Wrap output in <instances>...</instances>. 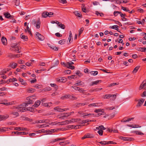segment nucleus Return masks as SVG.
<instances>
[{"instance_id": "1", "label": "nucleus", "mask_w": 146, "mask_h": 146, "mask_svg": "<svg viewBox=\"0 0 146 146\" xmlns=\"http://www.w3.org/2000/svg\"><path fill=\"white\" fill-rule=\"evenodd\" d=\"M15 108L18 109L17 110L18 112H23L26 110V108H25L23 104L20 105L15 107Z\"/></svg>"}, {"instance_id": "2", "label": "nucleus", "mask_w": 146, "mask_h": 146, "mask_svg": "<svg viewBox=\"0 0 146 146\" xmlns=\"http://www.w3.org/2000/svg\"><path fill=\"white\" fill-rule=\"evenodd\" d=\"M32 21L37 29H38L40 28V21L39 18L38 19L37 21H35V20H33Z\"/></svg>"}, {"instance_id": "3", "label": "nucleus", "mask_w": 146, "mask_h": 146, "mask_svg": "<svg viewBox=\"0 0 146 146\" xmlns=\"http://www.w3.org/2000/svg\"><path fill=\"white\" fill-rule=\"evenodd\" d=\"M94 137V135L92 134L88 133L85 134L83 137H82L81 139H84L87 138H93Z\"/></svg>"}, {"instance_id": "4", "label": "nucleus", "mask_w": 146, "mask_h": 146, "mask_svg": "<svg viewBox=\"0 0 146 146\" xmlns=\"http://www.w3.org/2000/svg\"><path fill=\"white\" fill-rule=\"evenodd\" d=\"M3 15L7 19H13L14 16L13 15H11L8 12L4 13Z\"/></svg>"}, {"instance_id": "5", "label": "nucleus", "mask_w": 146, "mask_h": 146, "mask_svg": "<svg viewBox=\"0 0 146 146\" xmlns=\"http://www.w3.org/2000/svg\"><path fill=\"white\" fill-rule=\"evenodd\" d=\"M36 35L37 37L40 40H44V36L41 35L39 33L36 32Z\"/></svg>"}, {"instance_id": "6", "label": "nucleus", "mask_w": 146, "mask_h": 146, "mask_svg": "<svg viewBox=\"0 0 146 146\" xmlns=\"http://www.w3.org/2000/svg\"><path fill=\"white\" fill-rule=\"evenodd\" d=\"M10 49L12 50L15 51L17 53H20L21 52V48L20 46H17L12 49L10 48Z\"/></svg>"}, {"instance_id": "7", "label": "nucleus", "mask_w": 146, "mask_h": 146, "mask_svg": "<svg viewBox=\"0 0 146 146\" xmlns=\"http://www.w3.org/2000/svg\"><path fill=\"white\" fill-rule=\"evenodd\" d=\"M66 78L64 77H60L57 79V81L60 82H65L66 81Z\"/></svg>"}, {"instance_id": "8", "label": "nucleus", "mask_w": 146, "mask_h": 146, "mask_svg": "<svg viewBox=\"0 0 146 146\" xmlns=\"http://www.w3.org/2000/svg\"><path fill=\"white\" fill-rule=\"evenodd\" d=\"M145 101L144 99H142L140 100H138V103L136 106L137 108H139L141 106V105Z\"/></svg>"}, {"instance_id": "9", "label": "nucleus", "mask_w": 146, "mask_h": 146, "mask_svg": "<svg viewBox=\"0 0 146 146\" xmlns=\"http://www.w3.org/2000/svg\"><path fill=\"white\" fill-rule=\"evenodd\" d=\"M54 110H56L57 111H60V112H62L64 111H65L67 110H68V109H61V108L58 107H54Z\"/></svg>"}, {"instance_id": "10", "label": "nucleus", "mask_w": 146, "mask_h": 146, "mask_svg": "<svg viewBox=\"0 0 146 146\" xmlns=\"http://www.w3.org/2000/svg\"><path fill=\"white\" fill-rule=\"evenodd\" d=\"M120 138L125 141H131L133 139L129 137H120Z\"/></svg>"}, {"instance_id": "11", "label": "nucleus", "mask_w": 146, "mask_h": 146, "mask_svg": "<svg viewBox=\"0 0 146 146\" xmlns=\"http://www.w3.org/2000/svg\"><path fill=\"white\" fill-rule=\"evenodd\" d=\"M1 41L3 44L4 45H6L7 44V41L6 38L3 36L1 38Z\"/></svg>"}, {"instance_id": "12", "label": "nucleus", "mask_w": 146, "mask_h": 146, "mask_svg": "<svg viewBox=\"0 0 146 146\" xmlns=\"http://www.w3.org/2000/svg\"><path fill=\"white\" fill-rule=\"evenodd\" d=\"M116 97V95H111L110 94H107L105 95L104 96V99H109L111 97Z\"/></svg>"}, {"instance_id": "13", "label": "nucleus", "mask_w": 146, "mask_h": 146, "mask_svg": "<svg viewBox=\"0 0 146 146\" xmlns=\"http://www.w3.org/2000/svg\"><path fill=\"white\" fill-rule=\"evenodd\" d=\"M74 85L76 86H82V87H84V83L82 82V81H80L79 82L75 83Z\"/></svg>"}, {"instance_id": "14", "label": "nucleus", "mask_w": 146, "mask_h": 146, "mask_svg": "<svg viewBox=\"0 0 146 146\" xmlns=\"http://www.w3.org/2000/svg\"><path fill=\"white\" fill-rule=\"evenodd\" d=\"M15 130L18 131H28V129L27 128H23L21 127H16L15 128Z\"/></svg>"}, {"instance_id": "15", "label": "nucleus", "mask_w": 146, "mask_h": 146, "mask_svg": "<svg viewBox=\"0 0 146 146\" xmlns=\"http://www.w3.org/2000/svg\"><path fill=\"white\" fill-rule=\"evenodd\" d=\"M17 66V64L15 63V62H13V63H11L9 65V67H11L12 68H16Z\"/></svg>"}, {"instance_id": "16", "label": "nucleus", "mask_w": 146, "mask_h": 146, "mask_svg": "<svg viewBox=\"0 0 146 146\" xmlns=\"http://www.w3.org/2000/svg\"><path fill=\"white\" fill-rule=\"evenodd\" d=\"M69 123V120H66L61 122H58V124L59 125H64L68 124Z\"/></svg>"}, {"instance_id": "17", "label": "nucleus", "mask_w": 146, "mask_h": 146, "mask_svg": "<svg viewBox=\"0 0 146 146\" xmlns=\"http://www.w3.org/2000/svg\"><path fill=\"white\" fill-rule=\"evenodd\" d=\"M48 16H49V13L47 11H44L42 13V17L46 18Z\"/></svg>"}, {"instance_id": "18", "label": "nucleus", "mask_w": 146, "mask_h": 146, "mask_svg": "<svg viewBox=\"0 0 146 146\" xmlns=\"http://www.w3.org/2000/svg\"><path fill=\"white\" fill-rule=\"evenodd\" d=\"M116 13L119 14L121 17H123V14L121 12L118 11H115L113 12V15L115 16H117V15Z\"/></svg>"}, {"instance_id": "19", "label": "nucleus", "mask_w": 146, "mask_h": 146, "mask_svg": "<svg viewBox=\"0 0 146 146\" xmlns=\"http://www.w3.org/2000/svg\"><path fill=\"white\" fill-rule=\"evenodd\" d=\"M40 101L39 100H38L35 102V104L33 105V106L37 108L40 105Z\"/></svg>"}, {"instance_id": "20", "label": "nucleus", "mask_w": 146, "mask_h": 146, "mask_svg": "<svg viewBox=\"0 0 146 146\" xmlns=\"http://www.w3.org/2000/svg\"><path fill=\"white\" fill-rule=\"evenodd\" d=\"M146 80H144L143 81V83L141 84L139 87V89L141 90L143 88L144 86H146Z\"/></svg>"}, {"instance_id": "21", "label": "nucleus", "mask_w": 146, "mask_h": 146, "mask_svg": "<svg viewBox=\"0 0 146 146\" xmlns=\"http://www.w3.org/2000/svg\"><path fill=\"white\" fill-rule=\"evenodd\" d=\"M67 98H68L69 99L72 100H76L77 99V98L76 97L74 96H71V95H68L67 96Z\"/></svg>"}, {"instance_id": "22", "label": "nucleus", "mask_w": 146, "mask_h": 146, "mask_svg": "<svg viewBox=\"0 0 146 146\" xmlns=\"http://www.w3.org/2000/svg\"><path fill=\"white\" fill-rule=\"evenodd\" d=\"M100 105H99V104L98 103H95L92 104H90L88 105V106L89 107H98Z\"/></svg>"}, {"instance_id": "23", "label": "nucleus", "mask_w": 146, "mask_h": 146, "mask_svg": "<svg viewBox=\"0 0 146 146\" xmlns=\"http://www.w3.org/2000/svg\"><path fill=\"white\" fill-rule=\"evenodd\" d=\"M74 13L77 16L79 17H82V15L80 14V13L78 11H75L74 12Z\"/></svg>"}, {"instance_id": "24", "label": "nucleus", "mask_w": 146, "mask_h": 146, "mask_svg": "<svg viewBox=\"0 0 146 146\" xmlns=\"http://www.w3.org/2000/svg\"><path fill=\"white\" fill-rule=\"evenodd\" d=\"M140 67L139 66H138L135 67L134 69L132 71L133 73H135L139 69Z\"/></svg>"}, {"instance_id": "25", "label": "nucleus", "mask_w": 146, "mask_h": 146, "mask_svg": "<svg viewBox=\"0 0 146 146\" xmlns=\"http://www.w3.org/2000/svg\"><path fill=\"white\" fill-rule=\"evenodd\" d=\"M33 97H34L33 96H31L27 98V99H30L27 102V104H30L33 103V101H32L30 99H31ZM27 100H28V99H27Z\"/></svg>"}, {"instance_id": "26", "label": "nucleus", "mask_w": 146, "mask_h": 146, "mask_svg": "<svg viewBox=\"0 0 146 146\" xmlns=\"http://www.w3.org/2000/svg\"><path fill=\"white\" fill-rule=\"evenodd\" d=\"M14 133L15 134H17L18 135H25L26 134L25 133V132H18V131H16L15 132H14Z\"/></svg>"}, {"instance_id": "27", "label": "nucleus", "mask_w": 146, "mask_h": 146, "mask_svg": "<svg viewBox=\"0 0 146 146\" xmlns=\"http://www.w3.org/2000/svg\"><path fill=\"white\" fill-rule=\"evenodd\" d=\"M127 126L132 127V128L141 127V126L137 125H135L134 126L133 125H127Z\"/></svg>"}, {"instance_id": "28", "label": "nucleus", "mask_w": 146, "mask_h": 146, "mask_svg": "<svg viewBox=\"0 0 146 146\" xmlns=\"http://www.w3.org/2000/svg\"><path fill=\"white\" fill-rule=\"evenodd\" d=\"M22 34L20 35L21 38L23 39H24L25 40H27L28 38L27 36L23 35Z\"/></svg>"}, {"instance_id": "29", "label": "nucleus", "mask_w": 146, "mask_h": 146, "mask_svg": "<svg viewBox=\"0 0 146 146\" xmlns=\"http://www.w3.org/2000/svg\"><path fill=\"white\" fill-rule=\"evenodd\" d=\"M88 104V103L87 102L78 103V104H77L76 106H84L85 105H87Z\"/></svg>"}, {"instance_id": "30", "label": "nucleus", "mask_w": 146, "mask_h": 146, "mask_svg": "<svg viewBox=\"0 0 146 146\" xmlns=\"http://www.w3.org/2000/svg\"><path fill=\"white\" fill-rule=\"evenodd\" d=\"M51 104L52 103L51 102L44 103L43 104V105L44 107H48L50 106Z\"/></svg>"}, {"instance_id": "31", "label": "nucleus", "mask_w": 146, "mask_h": 146, "mask_svg": "<svg viewBox=\"0 0 146 146\" xmlns=\"http://www.w3.org/2000/svg\"><path fill=\"white\" fill-rule=\"evenodd\" d=\"M18 44L17 43H11V48L12 49L13 48H15V47H16L17 46V45Z\"/></svg>"}, {"instance_id": "32", "label": "nucleus", "mask_w": 146, "mask_h": 146, "mask_svg": "<svg viewBox=\"0 0 146 146\" xmlns=\"http://www.w3.org/2000/svg\"><path fill=\"white\" fill-rule=\"evenodd\" d=\"M104 110L101 109H96L94 110V112L96 113H98L100 112H102L103 114H104V112H103Z\"/></svg>"}, {"instance_id": "33", "label": "nucleus", "mask_w": 146, "mask_h": 146, "mask_svg": "<svg viewBox=\"0 0 146 146\" xmlns=\"http://www.w3.org/2000/svg\"><path fill=\"white\" fill-rule=\"evenodd\" d=\"M69 142L67 141H66L63 142H60L59 143V144L60 145H65L66 144H69Z\"/></svg>"}, {"instance_id": "34", "label": "nucleus", "mask_w": 146, "mask_h": 146, "mask_svg": "<svg viewBox=\"0 0 146 146\" xmlns=\"http://www.w3.org/2000/svg\"><path fill=\"white\" fill-rule=\"evenodd\" d=\"M100 82H101V81L98 80L92 82V84L91 85V86H93L94 84L96 85L98 84Z\"/></svg>"}, {"instance_id": "35", "label": "nucleus", "mask_w": 146, "mask_h": 146, "mask_svg": "<svg viewBox=\"0 0 146 146\" xmlns=\"http://www.w3.org/2000/svg\"><path fill=\"white\" fill-rule=\"evenodd\" d=\"M8 117V115L5 116L4 115H0V119H1V120H3L5 119H7Z\"/></svg>"}, {"instance_id": "36", "label": "nucleus", "mask_w": 146, "mask_h": 146, "mask_svg": "<svg viewBox=\"0 0 146 146\" xmlns=\"http://www.w3.org/2000/svg\"><path fill=\"white\" fill-rule=\"evenodd\" d=\"M58 26L62 29H64L65 27L64 25L60 23L58 25Z\"/></svg>"}, {"instance_id": "37", "label": "nucleus", "mask_w": 146, "mask_h": 146, "mask_svg": "<svg viewBox=\"0 0 146 146\" xmlns=\"http://www.w3.org/2000/svg\"><path fill=\"white\" fill-rule=\"evenodd\" d=\"M118 26L115 25L112 26V27H110V28L117 30H119V29L118 28Z\"/></svg>"}, {"instance_id": "38", "label": "nucleus", "mask_w": 146, "mask_h": 146, "mask_svg": "<svg viewBox=\"0 0 146 146\" xmlns=\"http://www.w3.org/2000/svg\"><path fill=\"white\" fill-rule=\"evenodd\" d=\"M85 90H84L82 88H80L78 91L82 93L83 94H86V92H84Z\"/></svg>"}, {"instance_id": "39", "label": "nucleus", "mask_w": 146, "mask_h": 146, "mask_svg": "<svg viewBox=\"0 0 146 146\" xmlns=\"http://www.w3.org/2000/svg\"><path fill=\"white\" fill-rule=\"evenodd\" d=\"M138 50L140 51L141 52H145L146 51V48H141V47H140L139 48V49Z\"/></svg>"}, {"instance_id": "40", "label": "nucleus", "mask_w": 146, "mask_h": 146, "mask_svg": "<svg viewBox=\"0 0 146 146\" xmlns=\"http://www.w3.org/2000/svg\"><path fill=\"white\" fill-rule=\"evenodd\" d=\"M26 108L27 109V110L28 111H30L33 112H35L34 109L32 107H29Z\"/></svg>"}, {"instance_id": "41", "label": "nucleus", "mask_w": 146, "mask_h": 146, "mask_svg": "<svg viewBox=\"0 0 146 146\" xmlns=\"http://www.w3.org/2000/svg\"><path fill=\"white\" fill-rule=\"evenodd\" d=\"M72 34L71 32L70 31L69 32V35L68 39V40H69V42L70 43V41H71V38H72Z\"/></svg>"}, {"instance_id": "42", "label": "nucleus", "mask_w": 146, "mask_h": 146, "mask_svg": "<svg viewBox=\"0 0 146 146\" xmlns=\"http://www.w3.org/2000/svg\"><path fill=\"white\" fill-rule=\"evenodd\" d=\"M35 89L30 88L28 89V92L29 93H32L35 92Z\"/></svg>"}, {"instance_id": "43", "label": "nucleus", "mask_w": 146, "mask_h": 146, "mask_svg": "<svg viewBox=\"0 0 146 146\" xmlns=\"http://www.w3.org/2000/svg\"><path fill=\"white\" fill-rule=\"evenodd\" d=\"M27 31H28L29 33L31 35V36H32V35L31 33V29H29L28 26H27Z\"/></svg>"}, {"instance_id": "44", "label": "nucleus", "mask_w": 146, "mask_h": 146, "mask_svg": "<svg viewBox=\"0 0 146 146\" xmlns=\"http://www.w3.org/2000/svg\"><path fill=\"white\" fill-rule=\"evenodd\" d=\"M50 88L49 87H46L44 88L43 90L45 92H47L50 90Z\"/></svg>"}, {"instance_id": "45", "label": "nucleus", "mask_w": 146, "mask_h": 146, "mask_svg": "<svg viewBox=\"0 0 146 146\" xmlns=\"http://www.w3.org/2000/svg\"><path fill=\"white\" fill-rule=\"evenodd\" d=\"M50 85L52 87H54L56 89H57L58 88V86L55 84H50Z\"/></svg>"}, {"instance_id": "46", "label": "nucleus", "mask_w": 146, "mask_h": 146, "mask_svg": "<svg viewBox=\"0 0 146 146\" xmlns=\"http://www.w3.org/2000/svg\"><path fill=\"white\" fill-rule=\"evenodd\" d=\"M121 9H122L123 10L126 11L127 12H129V10L128 9H127V8L124 7L123 6H121Z\"/></svg>"}, {"instance_id": "47", "label": "nucleus", "mask_w": 146, "mask_h": 146, "mask_svg": "<svg viewBox=\"0 0 146 146\" xmlns=\"http://www.w3.org/2000/svg\"><path fill=\"white\" fill-rule=\"evenodd\" d=\"M59 63V61L58 60H56L55 62L52 67H55L58 65Z\"/></svg>"}, {"instance_id": "48", "label": "nucleus", "mask_w": 146, "mask_h": 146, "mask_svg": "<svg viewBox=\"0 0 146 146\" xmlns=\"http://www.w3.org/2000/svg\"><path fill=\"white\" fill-rule=\"evenodd\" d=\"M0 104H4L6 106L9 105H11V103L10 102L8 103L7 102H5L3 101L2 102L0 103Z\"/></svg>"}, {"instance_id": "49", "label": "nucleus", "mask_w": 146, "mask_h": 146, "mask_svg": "<svg viewBox=\"0 0 146 146\" xmlns=\"http://www.w3.org/2000/svg\"><path fill=\"white\" fill-rule=\"evenodd\" d=\"M84 30V28L83 27H82L80 28V29L79 30V35H81V34L82 33Z\"/></svg>"}, {"instance_id": "50", "label": "nucleus", "mask_w": 146, "mask_h": 146, "mask_svg": "<svg viewBox=\"0 0 146 146\" xmlns=\"http://www.w3.org/2000/svg\"><path fill=\"white\" fill-rule=\"evenodd\" d=\"M46 120H44V119H43V120H37L36 121V123H44V122H45V121H46Z\"/></svg>"}, {"instance_id": "51", "label": "nucleus", "mask_w": 146, "mask_h": 146, "mask_svg": "<svg viewBox=\"0 0 146 146\" xmlns=\"http://www.w3.org/2000/svg\"><path fill=\"white\" fill-rule=\"evenodd\" d=\"M90 73L91 74L95 76L98 74V72L97 71H92L90 72Z\"/></svg>"}, {"instance_id": "52", "label": "nucleus", "mask_w": 146, "mask_h": 146, "mask_svg": "<svg viewBox=\"0 0 146 146\" xmlns=\"http://www.w3.org/2000/svg\"><path fill=\"white\" fill-rule=\"evenodd\" d=\"M66 42V40L64 39L60 40L58 42V43L60 44H63Z\"/></svg>"}, {"instance_id": "53", "label": "nucleus", "mask_w": 146, "mask_h": 146, "mask_svg": "<svg viewBox=\"0 0 146 146\" xmlns=\"http://www.w3.org/2000/svg\"><path fill=\"white\" fill-rule=\"evenodd\" d=\"M72 87L74 89L76 90H78V91L80 88L76 86H72Z\"/></svg>"}, {"instance_id": "54", "label": "nucleus", "mask_w": 146, "mask_h": 146, "mask_svg": "<svg viewBox=\"0 0 146 146\" xmlns=\"http://www.w3.org/2000/svg\"><path fill=\"white\" fill-rule=\"evenodd\" d=\"M115 107H108V108H105L106 109V110H112L113 109H115Z\"/></svg>"}, {"instance_id": "55", "label": "nucleus", "mask_w": 146, "mask_h": 146, "mask_svg": "<svg viewBox=\"0 0 146 146\" xmlns=\"http://www.w3.org/2000/svg\"><path fill=\"white\" fill-rule=\"evenodd\" d=\"M103 131L102 130H99L98 131V133L100 135H102L103 134Z\"/></svg>"}, {"instance_id": "56", "label": "nucleus", "mask_w": 146, "mask_h": 146, "mask_svg": "<svg viewBox=\"0 0 146 146\" xmlns=\"http://www.w3.org/2000/svg\"><path fill=\"white\" fill-rule=\"evenodd\" d=\"M20 4L19 0H16L15 2V5L16 6H18Z\"/></svg>"}, {"instance_id": "57", "label": "nucleus", "mask_w": 146, "mask_h": 146, "mask_svg": "<svg viewBox=\"0 0 146 146\" xmlns=\"http://www.w3.org/2000/svg\"><path fill=\"white\" fill-rule=\"evenodd\" d=\"M106 143H107V144H116V143L115 142H113V141H109L107 142Z\"/></svg>"}, {"instance_id": "58", "label": "nucleus", "mask_w": 146, "mask_h": 146, "mask_svg": "<svg viewBox=\"0 0 146 146\" xmlns=\"http://www.w3.org/2000/svg\"><path fill=\"white\" fill-rule=\"evenodd\" d=\"M67 67L68 68L72 70L74 69L75 68V67L74 66L72 65L68 66Z\"/></svg>"}, {"instance_id": "59", "label": "nucleus", "mask_w": 146, "mask_h": 146, "mask_svg": "<svg viewBox=\"0 0 146 146\" xmlns=\"http://www.w3.org/2000/svg\"><path fill=\"white\" fill-rule=\"evenodd\" d=\"M77 121V119H72L71 120H69V123L71 122H73Z\"/></svg>"}, {"instance_id": "60", "label": "nucleus", "mask_w": 146, "mask_h": 146, "mask_svg": "<svg viewBox=\"0 0 146 146\" xmlns=\"http://www.w3.org/2000/svg\"><path fill=\"white\" fill-rule=\"evenodd\" d=\"M8 56L11 58H13L14 57V54L11 53H10L8 55Z\"/></svg>"}, {"instance_id": "61", "label": "nucleus", "mask_w": 146, "mask_h": 146, "mask_svg": "<svg viewBox=\"0 0 146 146\" xmlns=\"http://www.w3.org/2000/svg\"><path fill=\"white\" fill-rule=\"evenodd\" d=\"M60 3L63 4L66 3H67V1L66 0H59Z\"/></svg>"}, {"instance_id": "62", "label": "nucleus", "mask_w": 146, "mask_h": 146, "mask_svg": "<svg viewBox=\"0 0 146 146\" xmlns=\"http://www.w3.org/2000/svg\"><path fill=\"white\" fill-rule=\"evenodd\" d=\"M6 94V93L4 92H0V96H3Z\"/></svg>"}, {"instance_id": "63", "label": "nucleus", "mask_w": 146, "mask_h": 146, "mask_svg": "<svg viewBox=\"0 0 146 146\" xmlns=\"http://www.w3.org/2000/svg\"><path fill=\"white\" fill-rule=\"evenodd\" d=\"M136 134H137V135H143L144 134L142 133V132H139V131H136Z\"/></svg>"}, {"instance_id": "64", "label": "nucleus", "mask_w": 146, "mask_h": 146, "mask_svg": "<svg viewBox=\"0 0 146 146\" xmlns=\"http://www.w3.org/2000/svg\"><path fill=\"white\" fill-rule=\"evenodd\" d=\"M141 96L142 97L146 96V91L144 92L141 95Z\"/></svg>"}]
</instances>
